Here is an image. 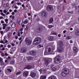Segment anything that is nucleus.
<instances>
[{"mask_svg":"<svg viewBox=\"0 0 79 79\" xmlns=\"http://www.w3.org/2000/svg\"><path fill=\"white\" fill-rule=\"evenodd\" d=\"M53 47L52 45L47 46L46 48V51L44 52L45 55H48L50 53L54 54L53 53Z\"/></svg>","mask_w":79,"mask_h":79,"instance_id":"f257e3e1","label":"nucleus"},{"mask_svg":"<svg viewBox=\"0 0 79 79\" xmlns=\"http://www.w3.org/2000/svg\"><path fill=\"white\" fill-rule=\"evenodd\" d=\"M62 61L60 58V56L58 55L54 58V63L55 64H59Z\"/></svg>","mask_w":79,"mask_h":79,"instance_id":"f03ea898","label":"nucleus"},{"mask_svg":"<svg viewBox=\"0 0 79 79\" xmlns=\"http://www.w3.org/2000/svg\"><path fill=\"white\" fill-rule=\"evenodd\" d=\"M41 42V39L39 37H37L34 40L33 44L35 45H38Z\"/></svg>","mask_w":79,"mask_h":79,"instance_id":"7ed1b4c3","label":"nucleus"},{"mask_svg":"<svg viewBox=\"0 0 79 79\" xmlns=\"http://www.w3.org/2000/svg\"><path fill=\"white\" fill-rule=\"evenodd\" d=\"M25 42L27 45H29L32 44V41L30 40H28L27 38H26L25 40Z\"/></svg>","mask_w":79,"mask_h":79,"instance_id":"20e7f679","label":"nucleus"},{"mask_svg":"<svg viewBox=\"0 0 79 79\" xmlns=\"http://www.w3.org/2000/svg\"><path fill=\"white\" fill-rule=\"evenodd\" d=\"M47 10L48 11H51L53 10V6L50 5H49L47 6Z\"/></svg>","mask_w":79,"mask_h":79,"instance_id":"39448f33","label":"nucleus"},{"mask_svg":"<svg viewBox=\"0 0 79 79\" xmlns=\"http://www.w3.org/2000/svg\"><path fill=\"white\" fill-rule=\"evenodd\" d=\"M29 54L30 55H32V56H35L36 55V52L35 50H32L30 51Z\"/></svg>","mask_w":79,"mask_h":79,"instance_id":"423d86ee","label":"nucleus"},{"mask_svg":"<svg viewBox=\"0 0 79 79\" xmlns=\"http://www.w3.org/2000/svg\"><path fill=\"white\" fill-rule=\"evenodd\" d=\"M68 74H69V72L66 73L64 71H62L61 72V75L63 77H66Z\"/></svg>","mask_w":79,"mask_h":79,"instance_id":"0eeeda50","label":"nucleus"},{"mask_svg":"<svg viewBox=\"0 0 79 79\" xmlns=\"http://www.w3.org/2000/svg\"><path fill=\"white\" fill-rule=\"evenodd\" d=\"M47 12L43 11L41 13V16L43 17V18H45L47 15Z\"/></svg>","mask_w":79,"mask_h":79,"instance_id":"6e6552de","label":"nucleus"},{"mask_svg":"<svg viewBox=\"0 0 79 79\" xmlns=\"http://www.w3.org/2000/svg\"><path fill=\"white\" fill-rule=\"evenodd\" d=\"M28 74L29 72L26 71L23 72V77H27V76H28Z\"/></svg>","mask_w":79,"mask_h":79,"instance_id":"1a4fd4ad","label":"nucleus"},{"mask_svg":"<svg viewBox=\"0 0 79 79\" xmlns=\"http://www.w3.org/2000/svg\"><path fill=\"white\" fill-rule=\"evenodd\" d=\"M27 51V48H22L21 49V51L22 53H25Z\"/></svg>","mask_w":79,"mask_h":79,"instance_id":"9d476101","label":"nucleus"},{"mask_svg":"<svg viewBox=\"0 0 79 79\" xmlns=\"http://www.w3.org/2000/svg\"><path fill=\"white\" fill-rule=\"evenodd\" d=\"M58 49L59 50V52H60V53H61V52H63L64 50L63 49V48L62 47L59 46V47L58 48Z\"/></svg>","mask_w":79,"mask_h":79,"instance_id":"9b49d317","label":"nucleus"},{"mask_svg":"<svg viewBox=\"0 0 79 79\" xmlns=\"http://www.w3.org/2000/svg\"><path fill=\"white\" fill-rule=\"evenodd\" d=\"M30 76L31 77H35L36 76V73L34 72H31L30 73Z\"/></svg>","mask_w":79,"mask_h":79,"instance_id":"f8f14e48","label":"nucleus"},{"mask_svg":"<svg viewBox=\"0 0 79 79\" xmlns=\"http://www.w3.org/2000/svg\"><path fill=\"white\" fill-rule=\"evenodd\" d=\"M37 30L38 32H42V31L43 29H42V27L40 26L37 29Z\"/></svg>","mask_w":79,"mask_h":79,"instance_id":"ddd939ff","label":"nucleus"},{"mask_svg":"<svg viewBox=\"0 0 79 79\" xmlns=\"http://www.w3.org/2000/svg\"><path fill=\"white\" fill-rule=\"evenodd\" d=\"M44 60L45 65H48V64H49V63H50V61L48 60L47 59H45Z\"/></svg>","mask_w":79,"mask_h":79,"instance_id":"4468645a","label":"nucleus"},{"mask_svg":"<svg viewBox=\"0 0 79 79\" xmlns=\"http://www.w3.org/2000/svg\"><path fill=\"white\" fill-rule=\"evenodd\" d=\"M48 79H57L56 77L54 75L50 76L48 77Z\"/></svg>","mask_w":79,"mask_h":79,"instance_id":"2eb2a0df","label":"nucleus"},{"mask_svg":"<svg viewBox=\"0 0 79 79\" xmlns=\"http://www.w3.org/2000/svg\"><path fill=\"white\" fill-rule=\"evenodd\" d=\"M59 45L60 47H62L63 46V43L62 42V41H60L59 42Z\"/></svg>","mask_w":79,"mask_h":79,"instance_id":"dca6fc26","label":"nucleus"},{"mask_svg":"<svg viewBox=\"0 0 79 79\" xmlns=\"http://www.w3.org/2000/svg\"><path fill=\"white\" fill-rule=\"evenodd\" d=\"M73 52L75 53L77 52V48L76 47H74L73 48Z\"/></svg>","mask_w":79,"mask_h":79,"instance_id":"f3484780","label":"nucleus"},{"mask_svg":"<svg viewBox=\"0 0 79 79\" xmlns=\"http://www.w3.org/2000/svg\"><path fill=\"white\" fill-rule=\"evenodd\" d=\"M48 39L50 41H53L54 40V38L52 36H49L48 37Z\"/></svg>","mask_w":79,"mask_h":79,"instance_id":"a211bd4d","label":"nucleus"},{"mask_svg":"<svg viewBox=\"0 0 79 79\" xmlns=\"http://www.w3.org/2000/svg\"><path fill=\"white\" fill-rule=\"evenodd\" d=\"M11 26L12 28H15L16 27V23H13L12 24Z\"/></svg>","mask_w":79,"mask_h":79,"instance_id":"6ab92c4d","label":"nucleus"},{"mask_svg":"<svg viewBox=\"0 0 79 79\" xmlns=\"http://www.w3.org/2000/svg\"><path fill=\"white\" fill-rule=\"evenodd\" d=\"M46 77H47V76L45 75H42L40 77V79H46Z\"/></svg>","mask_w":79,"mask_h":79,"instance_id":"aec40b11","label":"nucleus"},{"mask_svg":"<svg viewBox=\"0 0 79 79\" xmlns=\"http://www.w3.org/2000/svg\"><path fill=\"white\" fill-rule=\"evenodd\" d=\"M27 57V60L29 61H31V60L32 59V57L29 56L28 57Z\"/></svg>","mask_w":79,"mask_h":79,"instance_id":"412c9836","label":"nucleus"},{"mask_svg":"<svg viewBox=\"0 0 79 79\" xmlns=\"http://www.w3.org/2000/svg\"><path fill=\"white\" fill-rule=\"evenodd\" d=\"M53 18H52L50 19L49 22L50 23H53Z\"/></svg>","mask_w":79,"mask_h":79,"instance_id":"4be33fe9","label":"nucleus"},{"mask_svg":"<svg viewBox=\"0 0 79 79\" xmlns=\"http://www.w3.org/2000/svg\"><path fill=\"white\" fill-rule=\"evenodd\" d=\"M67 69H68L66 68H64L63 69V70L65 73H68V72H69V71H68V70H67Z\"/></svg>","mask_w":79,"mask_h":79,"instance_id":"5701e85b","label":"nucleus"},{"mask_svg":"<svg viewBox=\"0 0 79 79\" xmlns=\"http://www.w3.org/2000/svg\"><path fill=\"white\" fill-rule=\"evenodd\" d=\"M18 23H19V26H21L22 24H23V22H21V21L20 20L19 21H18Z\"/></svg>","mask_w":79,"mask_h":79,"instance_id":"b1692460","label":"nucleus"},{"mask_svg":"<svg viewBox=\"0 0 79 79\" xmlns=\"http://www.w3.org/2000/svg\"><path fill=\"white\" fill-rule=\"evenodd\" d=\"M25 68L26 69H30V68H31V66L30 65H27Z\"/></svg>","mask_w":79,"mask_h":79,"instance_id":"393cba45","label":"nucleus"},{"mask_svg":"<svg viewBox=\"0 0 79 79\" xmlns=\"http://www.w3.org/2000/svg\"><path fill=\"white\" fill-rule=\"evenodd\" d=\"M15 50H16V48H12L10 50L11 52H14Z\"/></svg>","mask_w":79,"mask_h":79,"instance_id":"a878e982","label":"nucleus"},{"mask_svg":"<svg viewBox=\"0 0 79 79\" xmlns=\"http://www.w3.org/2000/svg\"><path fill=\"white\" fill-rule=\"evenodd\" d=\"M75 34L76 35H79V31H77Z\"/></svg>","mask_w":79,"mask_h":79,"instance_id":"bb28decb","label":"nucleus"},{"mask_svg":"<svg viewBox=\"0 0 79 79\" xmlns=\"http://www.w3.org/2000/svg\"><path fill=\"white\" fill-rule=\"evenodd\" d=\"M10 27H7V28L6 29V32H8V31H9V30L10 29Z\"/></svg>","mask_w":79,"mask_h":79,"instance_id":"cd10ccee","label":"nucleus"},{"mask_svg":"<svg viewBox=\"0 0 79 79\" xmlns=\"http://www.w3.org/2000/svg\"><path fill=\"white\" fill-rule=\"evenodd\" d=\"M11 35V32H9L7 35V37H8V38H10Z\"/></svg>","mask_w":79,"mask_h":79,"instance_id":"c85d7f7f","label":"nucleus"},{"mask_svg":"<svg viewBox=\"0 0 79 79\" xmlns=\"http://www.w3.org/2000/svg\"><path fill=\"white\" fill-rule=\"evenodd\" d=\"M28 23V21H27V19H26L25 21L23 22V23L24 24H27Z\"/></svg>","mask_w":79,"mask_h":79,"instance_id":"c756f323","label":"nucleus"},{"mask_svg":"<svg viewBox=\"0 0 79 79\" xmlns=\"http://www.w3.org/2000/svg\"><path fill=\"white\" fill-rule=\"evenodd\" d=\"M10 63L12 64H15V61L13 60H11L10 61Z\"/></svg>","mask_w":79,"mask_h":79,"instance_id":"7c9ffc66","label":"nucleus"},{"mask_svg":"<svg viewBox=\"0 0 79 79\" xmlns=\"http://www.w3.org/2000/svg\"><path fill=\"white\" fill-rule=\"evenodd\" d=\"M6 59L7 60H10V59H11V57L10 56H8V57H7L6 58Z\"/></svg>","mask_w":79,"mask_h":79,"instance_id":"2f4dec72","label":"nucleus"},{"mask_svg":"<svg viewBox=\"0 0 79 79\" xmlns=\"http://www.w3.org/2000/svg\"><path fill=\"white\" fill-rule=\"evenodd\" d=\"M5 22H6V24H8V19H5Z\"/></svg>","mask_w":79,"mask_h":79,"instance_id":"473e14b6","label":"nucleus"},{"mask_svg":"<svg viewBox=\"0 0 79 79\" xmlns=\"http://www.w3.org/2000/svg\"><path fill=\"white\" fill-rule=\"evenodd\" d=\"M52 25H48V28H49V29H50V28H52Z\"/></svg>","mask_w":79,"mask_h":79,"instance_id":"72a5a7b5","label":"nucleus"},{"mask_svg":"<svg viewBox=\"0 0 79 79\" xmlns=\"http://www.w3.org/2000/svg\"><path fill=\"white\" fill-rule=\"evenodd\" d=\"M7 70L8 71V73H11L12 71L10 69H7Z\"/></svg>","mask_w":79,"mask_h":79,"instance_id":"f704fd0d","label":"nucleus"},{"mask_svg":"<svg viewBox=\"0 0 79 79\" xmlns=\"http://www.w3.org/2000/svg\"><path fill=\"white\" fill-rule=\"evenodd\" d=\"M56 68L54 67V68H52V71H56Z\"/></svg>","mask_w":79,"mask_h":79,"instance_id":"c9c22d12","label":"nucleus"},{"mask_svg":"<svg viewBox=\"0 0 79 79\" xmlns=\"http://www.w3.org/2000/svg\"><path fill=\"white\" fill-rule=\"evenodd\" d=\"M3 61V59L0 57V63Z\"/></svg>","mask_w":79,"mask_h":79,"instance_id":"e433bc0d","label":"nucleus"},{"mask_svg":"<svg viewBox=\"0 0 79 79\" xmlns=\"http://www.w3.org/2000/svg\"><path fill=\"white\" fill-rule=\"evenodd\" d=\"M1 64L2 65V66H4V64H5V63L2 62H1Z\"/></svg>","mask_w":79,"mask_h":79,"instance_id":"4c0bfd02","label":"nucleus"},{"mask_svg":"<svg viewBox=\"0 0 79 79\" xmlns=\"http://www.w3.org/2000/svg\"><path fill=\"white\" fill-rule=\"evenodd\" d=\"M21 74V72H19L16 73V75H18V74Z\"/></svg>","mask_w":79,"mask_h":79,"instance_id":"58836bf2","label":"nucleus"},{"mask_svg":"<svg viewBox=\"0 0 79 79\" xmlns=\"http://www.w3.org/2000/svg\"><path fill=\"white\" fill-rule=\"evenodd\" d=\"M70 39H71V38H70V37L69 36H67V37H66V39H68V40Z\"/></svg>","mask_w":79,"mask_h":79,"instance_id":"ea45409f","label":"nucleus"},{"mask_svg":"<svg viewBox=\"0 0 79 79\" xmlns=\"http://www.w3.org/2000/svg\"><path fill=\"white\" fill-rule=\"evenodd\" d=\"M17 5H21V3L20 2H18L17 3Z\"/></svg>","mask_w":79,"mask_h":79,"instance_id":"a19ab883","label":"nucleus"},{"mask_svg":"<svg viewBox=\"0 0 79 79\" xmlns=\"http://www.w3.org/2000/svg\"><path fill=\"white\" fill-rule=\"evenodd\" d=\"M3 12L4 13H6L7 12L6 10H4L3 11Z\"/></svg>","mask_w":79,"mask_h":79,"instance_id":"79ce46f5","label":"nucleus"},{"mask_svg":"<svg viewBox=\"0 0 79 79\" xmlns=\"http://www.w3.org/2000/svg\"><path fill=\"white\" fill-rule=\"evenodd\" d=\"M74 8H75V10H77L78 9V8L76 6H75Z\"/></svg>","mask_w":79,"mask_h":79,"instance_id":"37998d69","label":"nucleus"},{"mask_svg":"<svg viewBox=\"0 0 79 79\" xmlns=\"http://www.w3.org/2000/svg\"><path fill=\"white\" fill-rule=\"evenodd\" d=\"M2 56H5V54H4V53H2V54H1Z\"/></svg>","mask_w":79,"mask_h":79,"instance_id":"c03bdc74","label":"nucleus"},{"mask_svg":"<svg viewBox=\"0 0 79 79\" xmlns=\"http://www.w3.org/2000/svg\"><path fill=\"white\" fill-rule=\"evenodd\" d=\"M6 28V27L5 26H3L2 27L3 29L4 30Z\"/></svg>","mask_w":79,"mask_h":79,"instance_id":"a18cd8bd","label":"nucleus"},{"mask_svg":"<svg viewBox=\"0 0 79 79\" xmlns=\"http://www.w3.org/2000/svg\"><path fill=\"white\" fill-rule=\"evenodd\" d=\"M61 36V34H59L58 35V37H60Z\"/></svg>","mask_w":79,"mask_h":79,"instance_id":"49530a36","label":"nucleus"},{"mask_svg":"<svg viewBox=\"0 0 79 79\" xmlns=\"http://www.w3.org/2000/svg\"><path fill=\"white\" fill-rule=\"evenodd\" d=\"M7 47L8 48H10V47H11V45H10V44H8L7 45Z\"/></svg>","mask_w":79,"mask_h":79,"instance_id":"de8ad7c7","label":"nucleus"},{"mask_svg":"<svg viewBox=\"0 0 79 79\" xmlns=\"http://www.w3.org/2000/svg\"><path fill=\"white\" fill-rule=\"evenodd\" d=\"M36 21H40V19L38 18L36 19Z\"/></svg>","mask_w":79,"mask_h":79,"instance_id":"09e8293b","label":"nucleus"},{"mask_svg":"<svg viewBox=\"0 0 79 79\" xmlns=\"http://www.w3.org/2000/svg\"><path fill=\"white\" fill-rule=\"evenodd\" d=\"M66 32H67V31H66V30H64V31H63V33H64V34H65V33H66Z\"/></svg>","mask_w":79,"mask_h":79,"instance_id":"8fccbe9b","label":"nucleus"},{"mask_svg":"<svg viewBox=\"0 0 79 79\" xmlns=\"http://www.w3.org/2000/svg\"><path fill=\"white\" fill-rule=\"evenodd\" d=\"M0 33L2 35H3V31H1L0 32Z\"/></svg>","mask_w":79,"mask_h":79,"instance_id":"3c124183","label":"nucleus"},{"mask_svg":"<svg viewBox=\"0 0 79 79\" xmlns=\"http://www.w3.org/2000/svg\"><path fill=\"white\" fill-rule=\"evenodd\" d=\"M1 23H2V24H3V23H4V21H3V20H2L1 22Z\"/></svg>","mask_w":79,"mask_h":79,"instance_id":"603ef678","label":"nucleus"},{"mask_svg":"<svg viewBox=\"0 0 79 79\" xmlns=\"http://www.w3.org/2000/svg\"><path fill=\"white\" fill-rule=\"evenodd\" d=\"M15 19V16H13L12 17V20H13V19Z\"/></svg>","mask_w":79,"mask_h":79,"instance_id":"864d4df0","label":"nucleus"},{"mask_svg":"<svg viewBox=\"0 0 79 79\" xmlns=\"http://www.w3.org/2000/svg\"><path fill=\"white\" fill-rule=\"evenodd\" d=\"M15 38L16 39H18V36H15Z\"/></svg>","mask_w":79,"mask_h":79,"instance_id":"5fc2aeb1","label":"nucleus"},{"mask_svg":"<svg viewBox=\"0 0 79 79\" xmlns=\"http://www.w3.org/2000/svg\"><path fill=\"white\" fill-rule=\"evenodd\" d=\"M25 29H26V30H27V29H28V26H27L26 27V28H25Z\"/></svg>","mask_w":79,"mask_h":79,"instance_id":"6e6d98bb","label":"nucleus"},{"mask_svg":"<svg viewBox=\"0 0 79 79\" xmlns=\"http://www.w3.org/2000/svg\"><path fill=\"white\" fill-rule=\"evenodd\" d=\"M3 42H4L3 41V40H1L0 41V43H1V44H3Z\"/></svg>","mask_w":79,"mask_h":79,"instance_id":"4d7b16f0","label":"nucleus"},{"mask_svg":"<svg viewBox=\"0 0 79 79\" xmlns=\"http://www.w3.org/2000/svg\"><path fill=\"white\" fill-rule=\"evenodd\" d=\"M70 42L71 44H72V43H73V40H70Z\"/></svg>","mask_w":79,"mask_h":79,"instance_id":"13d9d810","label":"nucleus"},{"mask_svg":"<svg viewBox=\"0 0 79 79\" xmlns=\"http://www.w3.org/2000/svg\"><path fill=\"white\" fill-rule=\"evenodd\" d=\"M11 14L13 15H15V12H12L11 13Z\"/></svg>","mask_w":79,"mask_h":79,"instance_id":"bf43d9fd","label":"nucleus"},{"mask_svg":"<svg viewBox=\"0 0 79 79\" xmlns=\"http://www.w3.org/2000/svg\"><path fill=\"white\" fill-rule=\"evenodd\" d=\"M5 50V48L4 47L2 48V50Z\"/></svg>","mask_w":79,"mask_h":79,"instance_id":"052dcab7","label":"nucleus"},{"mask_svg":"<svg viewBox=\"0 0 79 79\" xmlns=\"http://www.w3.org/2000/svg\"><path fill=\"white\" fill-rule=\"evenodd\" d=\"M21 39H22V38H21V37H20V38H19V40H21Z\"/></svg>","mask_w":79,"mask_h":79,"instance_id":"680f3d73","label":"nucleus"},{"mask_svg":"<svg viewBox=\"0 0 79 79\" xmlns=\"http://www.w3.org/2000/svg\"><path fill=\"white\" fill-rule=\"evenodd\" d=\"M3 17L2 16L0 17V19H2L3 18Z\"/></svg>","mask_w":79,"mask_h":79,"instance_id":"e2e57ef3","label":"nucleus"},{"mask_svg":"<svg viewBox=\"0 0 79 79\" xmlns=\"http://www.w3.org/2000/svg\"><path fill=\"white\" fill-rule=\"evenodd\" d=\"M5 42L6 43H8V40H6L5 41Z\"/></svg>","mask_w":79,"mask_h":79,"instance_id":"0e129e2a","label":"nucleus"},{"mask_svg":"<svg viewBox=\"0 0 79 79\" xmlns=\"http://www.w3.org/2000/svg\"><path fill=\"white\" fill-rule=\"evenodd\" d=\"M8 54L7 53H5V56H8Z\"/></svg>","mask_w":79,"mask_h":79,"instance_id":"69168bd1","label":"nucleus"},{"mask_svg":"<svg viewBox=\"0 0 79 79\" xmlns=\"http://www.w3.org/2000/svg\"><path fill=\"white\" fill-rule=\"evenodd\" d=\"M9 12H12V10L11 9H10L9 10Z\"/></svg>","mask_w":79,"mask_h":79,"instance_id":"338daca9","label":"nucleus"},{"mask_svg":"<svg viewBox=\"0 0 79 79\" xmlns=\"http://www.w3.org/2000/svg\"><path fill=\"white\" fill-rule=\"evenodd\" d=\"M24 17H25V18H27V15H25V16H24Z\"/></svg>","mask_w":79,"mask_h":79,"instance_id":"774afa93","label":"nucleus"}]
</instances>
